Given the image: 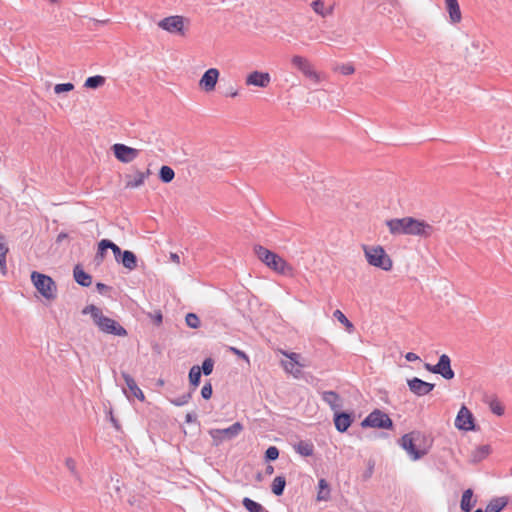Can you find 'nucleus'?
Masks as SVG:
<instances>
[{
	"mask_svg": "<svg viewBox=\"0 0 512 512\" xmlns=\"http://www.w3.org/2000/svg\"><path fill=\"white\" fill-rule=\"evenodd\" d=\"M286 487V478L284 476H276L272 482L271 490L276 496H281Z\"/></svg>",
	"mask_w": 512,
	"mask_h": 512,
	"instance_id": "nucleus-32",
	"label": "nucleus"
},
{
	"mask_svg": "<svg viewBox=\"0 0 512 512\" xmlns=\"http://www.w3.org/2000/svg\"><path fill=\"white\" fill-rule=\"evenodd\" d=\"M405 358L407 361L409 362H414V361H417L419 360V356L413 352H408L406 355H405Z\"/></svg>",
	"mask_w": 512,
	"mask_h": 512,
	"instance_id": "nucleus-55",
	"label": "nucleus"
},
{
	"mask_svg": "<svg viewBox=\"0 0 512 512\" xmlns=\"http://www.w3.org/2000/svg\"><path fill=\"white\" fill-rule=\"evenodd\" d=\"M449 19L452 24H457L461 21L462 15L458 0H445Z\"/></svg>",
	"mask_w": 512,
	"mask_h": 512,
	"instance_id": "nucleus-21",
	"label": "nucleus"
},
{
	"mask_svg": "<svg viewBox=\"0 0 512 512\" xmlns=\"http://www.w3.org/2000/svg\"><path fill=\"white\" fill-rule=\"evenodd\" d=\"M511 473H512V467H511Z\"/></svg>",
	"mask_w": 512,
	"mask_h": 512,
	"instance_id": "nucleus-62",
	"label": "nucleus"
},
{
	"mask_svg": "<svg viewBox=\"0 0 512 512\" xmlns=\"http://www.w3.org/2000/svg\"><path fill=\"white\" fill-rule=\"evenodd\" d=\"M116 248H117V245L113 241H111L109 239H102L98 243V248H97V252H96V255H95V260L98 263L103 262V260H104V258L106 256L107 250L111 249L112 252L114 253Z\"/></svg>",
	"mask_w": 512,
	"mask_h": 512,
	"instance_id": "nucleus-23",
	"label": "nucleus"
},
{
	"mask_svg": "<svg viewBox=\"0 0 512 512\" xmlns=\"http://www.w3.org/2000/svg\"><path fill=\"white\" fill-rule=\"evenodd\" d=\"M435 374L441 375L446 380L454 378L455 373L451 368V359L447 354H442L436 364Z\"/></svg>",
	"mask_w": 512,
	"mask_h": 512,
	"instance_id": "nucleus-16",
	"label": "nucleus"
},
{
	"mask_svg": "<svg viewBox=\"0 0 512 512\" xmlns=\"http://www.w3.org/2000/svg\"><path fill=\"white\" fill-rule=\"evenodd\" d=\"M287 366H288L287 364H283L284 370L286 372L292 374L296 379H299L302 376V368L303 367H300V366H295V367L289 366V367H287Z\"/></svg>",
	"mask_w": 512,
	"mask_h": 512,
	"instance_id": "nucleus-47",
	"label": "nucleus"
},
{
	"mask_svg": "<svg viewBox=\"0 0 512 512\" xmlns=\"http://www.w3.org/2000/svg\"><path fill=\"white\" fill-rule=\"evenodd\" d=\"M490 452V447L488 445H482L477 447V449L473 453V459L475 461H480L485 458Z\"/></svg>",
	"mask_w": 512,
	"mask_h": 512,
	"instance_id": "nucleus-39",
	"label": "nucleus"
},
{
	"mask_svg": "<svg viewBox=\"0 0 512 512\" xmlns=\"http://www.w3.org/2000/svg\"><path fill=\"white\" fill-rule=\"evenodd\" d=\"M105 83V77L101 75L90 76L85 80L84 86L90 89H97Z\"/></svg>",
	"mask_w": 512,
	"mask_h": 512,
	"instance_id": "nucleus-36",
	"label": "nucleus"
},
{
	"mask_svg": "<svg viewBox=\"0 0 512 512\" xmlns=\"http://www.w3.org/2000/svg\"><path fill=\"white\" fill-rule=\"evenodd\" d=\"M284 354L290 359V361L283 362V364H287L288 365L287 367H289V366H292V367H295V366L304 367V365L299 362L300 354L295 353V352L284 353Z\"/></svg>",
	"mask_w": 512,
	"mask_h": 512,
	"instance_id": "nucleus-40",
	"label": "nucleus"
},
{
	"mask_svg": "<svg viewBox=\"0 0 512 512\" xmlns=\"http://www.w3.org/2000/svg\"><path fill=\"white\" fill-rule=\"evenodd\" d=\"M335 70L340 72L342 75H351L354 73L355 68L352 64L347 63V64L337 65Z\"/></svg>",
	"mask_w": 512,
	"mask_h": 512,
	"instance_id": "nucleus-45",
	"label": "nucleus"
},
{
	"mask_svg": "<svg viewBox=\"0 0 512 512\" xmlns=\"http://www.w3.org/2000/svg\"><path fill=\"white\" fill-rule=\"evenodd\" d=\"M121 376L124 379L125 384H126L127 388L129 389V391L131 392V394L134 397H136L137 399L143 401L144 398H145L144 393L138 387V385H137L136 381L134 380V378L130 374H128L127 372H122Z\"/></svg>",
	"mask_w": 512,
	"mask_h": 512,
	"instance_id": "nucleus-22",
	"label": "nucleus"
},
{
	"mask_svg": "<svg viewBox=\"0 0 512 512\" xmlns=\"http://www.w3.org/2000/svg\"><path fill=\"white\" fill-rule=\"evenodd\" d=\"M421 438H423V436L420 432H410L404 434L400 439V446L408 453L413 461L421 459L428 452L426 448H422L418 443Z\"/></svg>",
	"mask_w": 512,
	"mask_h": 512,
	"instance_id": "nucleus-4",
	"label": "nucleus"
},
{
	"mask_svg": "<svg viewBox=\"0 0 512 512\" xmlns=\"http://www.w3.org/2000/svg\"><path fill=\"white\" fill-rule=\"evenodd\" d=\"M279 457V449L276 446H269L264 454L266 462H272L277 460Z\"/></svg>",
	"mask_w": 512,
	"mask_h": 512,
	"instance_id": "nucleus-38",
	"label": "nucleus"
},
{
	"mask_svg": "<svg viewBox=\"0 0 512 512\" xmlns=\"http://www.w3.org/2000/svg\"><path fill=\"white\" fill-rule=\"evenodd\" d=\"M227 350L250 364L249 356L244 351L233 346H228Z\"/></svg>",
	"mask_w": 512,
	"mask_h": 512,
	"instance_id": "nucleus-46",
	"label": "nucleus"
},
{
	"mask_svg": "<svg viewBox=\"0 0 512 512\" xmlns=\"http://www.w3.org/2000/svg\"><path fill=\"white\" fill-rule=\"evenodd\" d=\"M201 369L200 366L194 365L190 368L189 371V382L191 386V391L194 392L195 389L199 386L201 381Z\"/></svg>",
	"mask_w": 512,
	"mask_h": 512,
	"instance_id": "nucleus-30",
	"label": "nucleus"
},
{
	"mask_svg": "<svg viewBox=\"0 0 512 512\" xmlns=\"http://www.w3.org/2000/svg\"><path fill=\"white\" fill-rule=\"evenodd\" d=\"M67 468L70 470L72 474H76V463L72 458H67L65 461Z\"/></svg>",
	"mask_w": 512,
	"mask_h": 512,
	"instance_id": "nucleus-53",
	"label": "nucleus"
},
{
	"mask_svg": "<svg viewBox=\"0 0 512 512\" xmlns=\"http://www.w3.org/2000/svg\"><path fill=\"white\" fill-rule=\"evenodd\" d=\"M114 156L117 160L122 163H130L134 161L138 156L140 151L138 149L129 147L122 143H116L111 147Z\"/></svg>",
	"mask_w": 512,
	"mask_h": 512,
	"instance_id": "nucleus-11",
	"label": "nucleus"
},
{
	"mask_svg": "<svg viewBox=\"0 0 512 512\" xmlns=\"http://www.w3.org/2000/svg\"><path fill=\"white\" fill-rule=\"evenodd\" d=\"M254 253L261 262L273 271L285 276L292 275V266L278 254L263 247L262 245H255Z\"/></svg>",
	"mask_w": 512,
	"mask_h": 512,
	"instance_id": "nucleus-3",
	"label": "nucleus"
},
{
	"mask_svg": "<svg viewBox=\"0 0 512 512\" xmlns=\"http://www.w3.org/2000/svg\"><path fill=\"white\" fill-rule=\"evenodd\" d=\"M424 368H425L427 371H429V372H431V373L435 374L436 364H435V365H431V364H429V363H425V364H424Z\"/></svg>",
	"mask_w": 512,
	"mask_h": 512,
	"instance_id": "nucleus-58",
	"label": "nucleus"
},
{
	"mask_svg": "<svg viewBox=\"0 0 512 512\" xmlns=\"http://www.w3.org/2000/svg\"><path fill=\"white\" fill-rule=\"evenodd\" d=\"M212 393H213V389H212L211 383L210 382L205 383L201 389L202 398L205 400H209L212 396Z\"/></svg>",
	"mask_w": 512,
	"mask_h": 512,
	"instance_id": "nucleus-49",
	"label": "nucleus"
},
{
	"mask_svg": "<svg viewBox=\"0 0 512 512\" xmlns=\"http://www.w3.org/2000/svg\"><path fill=\"white\" fill-rule=\"evenodd\" d=\"M68 238V234L65 233V232H61L57 235V238H56V243H62L65 239Z\"/></svg>",
	"mask_w": 512,
	"mask_h": 512,
	"instance_id": "nucleus-57",
	"label": "nucleus"
},
{
	"mask_svg": "<svg viewBox=\"0 0 512 512\" xmlns=\"http://www.w3.org/2000/svg\"><path fill=\"white\" fill-rule=\"evenodd\" d=\"M213 367H214V361L211 358H206L202 362V366L200 367V369H201V372L205 376H208V375H210L212 373Z\"/></svg>",
	"mask_w": 512,
	"mask_h": 512,
	"instance_id": "nucleus-42",
	"label": "nucleus"
},
{
	"mask_svg": "<svg viewBox=\"0 0 512 512\" xmlns=\"http://www.w3.org/2000/svg\"><path fill=\"white\" fill-rule=\"evenodd\" d=\"M110 421L112 423V425L114 426V428L116 430H120V423L119 421L113 416L112 414V411H110Z\"/></svg>",
	"mask_w": 512,
	"mask_h": 512,
	"instance_id": "nucleus-56",
	"label": "nucleus"
},
{
	"mask_svg": "<svg viewBox=\"0 0 512 512\" xmlns=\"http://www.w3.org/2000/svg\"><path fill=\"white\" fill-rule=\"evenodd\" d=\"M228 95L231 97H235L237 95V92L230 91V93Z\"/></svg>",
	"mask_w": 512,
	"mask_h": 512,
	"instance_id": "nucleus-61",
	"label": "nucleus"
},
{
	"mask_svg": "<svg viewBox=\"0 0 512 512\" xmlns=\"http://www.w3.org/2000/svg\"><path fill=\"white\" fill-rule=\"evenodd\" d=\"M265 472H266L267 475H271L274 472L273 466L272 465H267Z\"/></svg>",
	"mask_w": 512,
	"mask_h": 512,
	"instance_id": "nucleus-60",
	"label": "nucleus"
},
{
	"mask_svg": "<svg viewBox=\"0 0 512 512\" xmlns=\"http://www.w3.org/2000/svg\"><path fill=\"white\" fill-rule=\"evenodd\" d=\"M490 409L497 416H502L504 414V407L498 401H492L490 403Z\"/></svg>",
	"mask_w": 512,
	"mask_h": 512,
	"instance_id": "nucleus-50",
	"label": "nucleus"
},
{
	"mask_svg": "<svg viewBox=\"0 0 512 512\" xmlns=\"http://www.w3.org/2000/svg\"><path fill=\"white\" fill-rule=\"evenodd\" d=\"M242 505L249 512H269L260 503L252 500L249 497H244L243 498Z\"/></svg>",
	"mask_w": 512,
	"mask_h": 512,
	"instance_id": "nucleus-33",
	"label": "nucleus"
},
{
	"mask_svg": "<svg viewBox=\"0 0 512 512\" xmlns=\"http://www.w3.org/2000/svg\"><path fill=\"white\" fill-rule=\"evenodd\" d=\"M150 175V170L147 169L145 172L136 171L132 179H128L126 182L127 188H138L144 184L145 179Z\"/></svg>",
	"mask_w": 512,
	"mask_h": 512,
	"instance_id": "nucleus-27",
	"label": "nucleus"
},
{
	"mask_svg": "<svg viewBox=\"0 0 512 512\" xmlns=\"http://www.w3.org/2000/svg\"><path fill=\"white\" fill-rule=\"evenodd\" d=\"M243 429L240 422H235L231 426L224 429H212L209 431L210 436L216 442H222L224 440H231L235 438Z\"/></svg>",
	"mask_w": 512,
	"mask_h": 512,
	"instance_id": "nucleus-9",
	"label": "nucleus"
},
{
	"mask_svg": "<svg viewBox=\"0 0 512 512\" xmlns=\"http://www.w3.org/2000/svg\"><path fill=\"white\" fill-rule=\"evenodd\" d=\"M175 177V172L174 170L170 167V166H167V165H163L160 170H159V179L163 182V183H170L172 182V180L174 179Z\"/></svg>",
	"mask_w": 512,
	"mask_h": 512,
	"instance_id": "nucleus-35",
	"label": "nucleus"
},
{
	"mask_svg": "<svg viewBox=\"0 0 512 512\" xmlns=\"http://www.w3.org/2000/svg\"><path fill=\"white\" fill-rule=\"evenodd\" d=\"M292 65L300 70L307 78L319 82V75L313 69L311 63L303 56L295 55L291 59Z\"/></svg>",
	"mask_w": 512,
	"mask_h": 512,
	"instance_id": "nucleus-13",
	"label": "nucleus"
},
{
	"mask_svg": "<svg viewBox=\"0 0 512 512\" xmlns=\"http://www.w3.org/2000/svg\"><path fill=\"white\" fill-rule=\"evenodd\" d=\"M508 504L507 497L493 498L486 506L485 512H501Z\"/></svg>",
	"mask_w": 512,
	"mask_h": 512,
	"instance_id": "nucleus-28",
	"label": "nucleus"
},
{
	"mask_svg": "<svg viewBox=\"0 0 512 512\" xmlns=\"http://www.w3.org/2000/svg\"><path fill=\"white\" fill-rule=\"evenodd\" d=\"M83 314H90L94 324L99 328L100 331L115 336L124 337L127 335L126 329L121 326L117 321L112 318L105 316L102 310L91 304L86 306L82 310Z\"/></svg>",
	"mask_w": 512,
	"mask_h": 512,
	"instance_id": "nucleus-2",
	"label": "nucleus"
},
{
	"mask_svg": "<svg viewBox=\"0 0 512 512\" xmlns=\"http://www.w3.org/2000/svg\"><path fill=\"white\" fill-rule=\"evenodd\" d=\"M115 261L121 264L129 271H133L138 266V258L136 254L130 250H122L118 245L114 252Z\"/></svg>",
	"mask_w": 512,
	"mask_h": 512,
	"instance_id": "nucleus-10",
	"label": "nucleus"
},
{
	"mask_svg": "<svg viewBox=\"0 0 512 512\" xmlns=\"http://www.w3.org/2000/svg\"><path fill=\"white\" fill-rule=\"evenodd\" d=\"M363 248L369 265L380 268L384 271H390L392 269L393 262L382 246H363Z\"/></svg>",
	"mask_w": 512,
	"mask_h": 512,
	"instance_id": "nucleus-5",
	"label": "nucleus"
},
{
	"mask_svg": "<svg viewBox=\"0 0 512 512\" xmlns=\"http://www.w3.org/2000/svg\"><path fill=\"white\" fill-rule=\"evenodd\" d=\"M374 467H375V461L373 459H369L367 461V468L364 471V473L362 474V479L364 481H367L372 477V475L374 473Z\"/></svg>",
	"mask_w": 512,
	"mask_h": 512,
	"instance_id": "nucleus-44",
	"label": "nucleus"
},
{
	"mask_svg": "<svg viewBox=\"0 0 512 512\" xmlns=\"http://www.w3.org/2000/svg\"><path fill=\"white\" fill-rule=\"evenodd\" d=\"M455 427L463 431L475 430L474 416L472 412L464 405L458 411L455 419Z\"/></svg>",
	"mask_w": 512,
	"mask_h": 512,
	"instance_id": "nucleus-12",
	"label": "nucleus"
},
{
	"mask_svg": "<svg viewBox=\"0 0 512 512\" xmlns=\"http://www.w3.org/2000/svg\"><path fill=\"white\" fill-rule=\"evenodd\" d=\"M186 423H194L197 422V414L194 412H189L185 416Z\"/></svg>",
	"mask_w": 512,
	"mask_h": 512,
	"instance_id": "nucleus-54",
	"label": "nucleus"
},
{
	"mask_svg": "<svg viewBox=\"0 0 512 512\" xmlns=\"http://www.w3.org/2000/svg\"><path fill=\"white\" fill-rule=\"evenodd\" d=\"M330 486L326 479L321 478L318 481L317 501H328L330 499Z\"/></svg>",
	"mask_w": 512,
	"mask_h": 512,
	"instance_id": "nucleus-29",
	"label": "nucleus"
},
{
	"mask_svg": "<svg viewBox=\"0 0 512 512\" xmlns=\"http://www.w3.org/2000/svg\"><path fill=\"white\" fill-rule=\"evenodd\" d=\"M185 321L188 327L198 328L200 326V319L195 313H188L185 317Z\"/></svg>",
	"mask_w": 512,
	"mask_h": 512,
	"instance_id": "nucleus-41",
	"label": "nucleus"
},
{
	"mask_svg": "<svg viewBox=\"0 0 512 512\" xmlns=\"http://www.w3.org/2000/svg\"><path fill=\"white\" fill-rule=\"evenodd\" d=\"M150 317L155 325L159 326L162 324L163 316L161 311H156L154 314H151Z\"/></svg>",
	"mask_w": 512,
	"mask_h": 512,
	"instance_id": "nucleus-51",
	"label": "nucleus"
},
{
	"mask_svg": "<svg viewBox=\"0 0 512 512\" xmlns=\"http://www.w3.org/2000/svg\"><path fill=\"white\" fill-rule=\"evenodd\" d=\"M75 281L82 287H89L92 283V276L85 272L80 265H76L73 270Z\"/></svg>",
	"mask_w": 512,
	"mask_h": 512,
	"instance_id": "nucleus-24",
	"label": "nucleus"
},
{
	"mask_svg": "<svg viewBox=\"0 0 512 512\" xmlns=\"http://www.w3.org/2000/svg\"><path fill=\"white\" fill-rule=\"evenodd\" d=\"M321 398L334 412L339 411L343 407V400L335 391H323Z\"/></svg>",
	"mask_w": 512,
	"mask_h": 512,
	"instance_id": "nucleus-20",
	"label": "nucleus"
},
{
	"mask_svg": "<svg viewBox=\"0 0 512 512\" xmlns=\"http://www.w3.org/2000/svg\"><path fill=\"white\" fill-rule=\"evenodd\" d=\"M311 7L314 10L315 13L322 17H326L328 15H331L333 13V6H330L329 8L324 7V2L322 0H315L311 3Z\"/></svg>",
	"mask_w": 512,
	"mask_h": 512,
	"instance_id": "nucleus-34",
	"label": "nucleus"
},
{
	"mask_svg": "<svg viewBox=\"0 0 512 512\" xmlns=\"http://www.w3.org/2000/svg\"><path fill=\"white\" fill-rule=\"evenodd\" d=\"M74 89V85L70 82L67 83H59L54 86V92L56 94H61L64 92H69Z\"/></svg>",
	"mask_w": 512,
	"mask_h": 512,
	"instance_id": "nucleus-43",
	"label": "nucleus"
},
{
	"mask_svg": "<svg viewBox=\"0 0 512 512\" xmlns=\"http://www.w3.org/2000/svg\"><path fill=\"white\" fill-rule=\"evenodd\" d=\"M391 234H405L420 237H430L433 226L423 220L413 217L395 218L386 222Z\"/></svg>",
	"mask_w": 512,
	"mask_h": 512,
	"instance_id": "nucleus-1",
	"label": "nucleus"
},
{
	"mask_svg": "<svg viewBox=\"0 0 512 512\" xmlns=\"http://www.w3.org/2000/svg\"><path fill=\"white\" fill-rule=\"evenodd\" d=\"M96 289L97 291L100 293V294H105L106 292L110 291L111 290V287L104 284V283H101V282H97L96 283Z\"/></svg>",
	"mask_w": 512,
	"mask_h": 512,
	"instance_id": "nucleus-52",
	"label": "nucleus"
},
{
	"mask_svg": "<svg viewBox=\"0 0 512 512\" xmlns=\"http://www.w3.org/2000/svg\"><path fill=\"white\" fill-rule=\"evenodd\" d=\"M31 281L37 291L47 300H53L57 296V286L55 281L48 275L33 271Z\"/></svg>",
	"mask_w": 512,
	"mask_h": 512,
	"instance_id": "nucleus-6",
	"label": "nucleus"
},
{
	"mask_svg": "<svg viewBox=\"0 0 512 512\" xmlns=\"http://www.w3.org/2000/svg\"><path fill=\"white\" fill-rule=\"evenodd\" d=\"M271 80L270 74L267 72L253 71L246 78L247 85H253L260 88H265L269 85Z\"/></svg>",
	"mask_w": 512,
	"mask_h": 512,
	"instance_id": "nucleus-19",
	"label": "nucleus"
},
{
	"mask_svg": "<svg viewBox=\"0 0 512 512\" xmlns=\"http://www.w3.org/2000/svg\"><path fill=\"white\" fill-rule=\"evenodd\" d=\"M409 390L416 396L428 395L435 387V384L426 382L418 377H413L407 380Z\"/></svg>",
	"mask_w": 512,
	"mask_h": 512,
	"instance_id": "nucleus-14",
	"label": "nucleus"
},
{
	"mask_svg": "<svg viewBox=\"0 0 512 512\" xmlns=\"http://www.w3.org/2000/svg\"><path fill=\"white\" fill-rule=\"evenodd\" d=\"M334 425L337 431L343 433L348 430L353 422V416L351 413L336 411L334 412Z\"/></svg>",
	"mask_w": 512,
	"mask_h": 512,
	"instance_id": "nucleus-18",
	"label": "nucleus"
},
{
	"mask_svg": "<svg viewBox=\"0 0 512 512\" xmlns=\"http://www.w3.org/2000/svg\"><path fill=\"white\" fill-rule=\"evenodd\" d=\"M218 78L219 71L216 68H210L202 75L199 85L204 91L211 92L215 89Z\"/></svg>",
	"mask_w": 512,
	"mask_h": 512,
	"instance_id": "nucleus-17",
	"label": "nucleus"
},
{
	"mask_svg": "<svg viewBox=\"0 0 512 512\" xmlns=\"http://www.w3.org/2000/svg\"><path fill=\"white\" fill-rule=\"evenodd\" d=\"M192 394H193V392L189 391L185 394H182L181 396H179L177 398L170 399L169 401L171 404H173L177 407H181V406L186 405L191 400Z\"/></svg>",
	"mask_w": 512,
	"mask_h": 512,
	"instance_id": "nucleus-37",
	"label": "nucleus"
},
{
	"mask_svg": "<svg viewBox=\"0 0 512 512\" xmlns=\"http://www.w3.org/2000/svg\"><path fill=\"white\" fill-rule=\"evenodd\" d=\"M170 259L175 262V263H179L180 262V257L177 253H171L170 254Z\"/></svg>",
	"mask_w": 512,
	"mask_h": 512,
	"instance_id": "nucleus-59",
	"label": "nucleus"
},
{
	"mask_svg": "<svg viewBox=\"0 0 512 512\" xmlns=\"http://www.w3.org/2000/svg\"><path fill=\"white\" fill-rule=\"evenodd\" d=\"M361 426L363 428L392 429L393 421L387 413L375 409L364 418L361 422Z\"/></svg>",
	"mask_w": 512,
	"mask_h": 512,
	"instance_id": "nucleus-8",
	"label": "nucleus"
},
{
	"mask_svg": "<svg viewBox=\"0 0 512 512\" xmlns=\"http://www.w3.org/2000/svg\"><path fill=\"white\" fill-rule=\"evenodd\" d=\"M9 252V248L6 243V238L3 234H0V272L2 275L7 274L6 256Z\"/></svg>",
	"mask_w": 512,
	"mask_h": 512,
	"instance_id": "nucleus-26",
	"label": "nucleus"
},
{
	"mask_svg": "<svg viewBox=\"0 0 512 512\" xmlns=\"http://www.w3.org/2000/svg\"><path fill=\"white\" fill-rule=\"evenodd\" d=\"M333 315L339 322L344 324L346 327H348V328L353 327L352 323L347 319V317L340 310H335Z\"/></svg>",
	"mask_w": 512,
	"mask_h": 512,
	"instance_id": "nucleus-48",
	"label": "nucleus"
},
{
	"mask_svg": "<svg viewBox=\"0 0 512 512\" xmlns=\"http://www.w3.org/2000/svg\"><path fill=\"white\" fill-rule=\"evenodd\" d=\"M189 24L190 20L188 18L181 15H172L161 19L158 22V27L168 33L185 37Z\"/></svg>",
	"mask_w": 512,
	"mask_h": 512,
	"instance_id": "nucleus-7",
	"label": "nucleus"
},
{
	"mask_svg": "<svg viewBox=\"0 0 512 512\" xmlns=\"http://www.w3.org/2000/svg\"><path fill=\"white\" fill-rule=\"evenodd\" d=\"M484 50L478 40H472L471 44L466 47L465 59L468 64L476 65L483 59L482 54Z\"/></svg>",
	"mask_w": 512,
	"mask_h": 512,
	"instance_id": "nucleus-15",
	"label": "nucleus"
},
{
	"mask_svg": "<svg viewBox=\"0 0 512 512\" xmlns=\"http://www.w3.org/2000/svg\"><path fill=\"white\" fill-rule=\"evenodd\" d=\"M473 491L472 489H467L463 492L460 507L464 512H470L474 507L476 501H472Z\"/></svg>",
	"mask_w": 512,
	"mask_h": 512,
	"instance_id": "nucleus-31",
	"label": "nucleus"
},
{
	"mask_svg": "<svg viewBox=\"0 0 512 512\" xmlns=\"http://www.w3.org/2000/svg\"><path fill=\"white\" fill-rule=\"evenodd\" d=\"M294 450L301 456L309 457L314 454V445L310 441L301 440L293 445Z\"/></svg>",
	"mask_w": 512,
	"mask_h": 512,
	"instance_id": "nucleus-25",
	"label": "nucleus"
}]
</instances>
